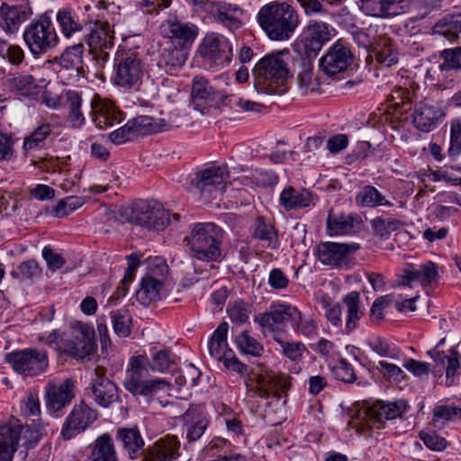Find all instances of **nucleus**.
I'll use <instances>...</instances> for the list:
<instances>
[{
	"mask_svg": "<svg viewBox=\"0 0 461 461\" xmlns=\"http://www.w3.org/2000/svg\"><path fill=\"white\" fill-rule=\"evenodd\" d=\"M292 312L291 321L295 332L304 337H312L317 334L318 325L312 317H303L302 312L294 306Z\"/></svg>",
	"mask_w": 461,
	"mask_h": 461,
	"instance_id": "46",
	"label": "nucleus"
},
{
	"mask_svg": "<svg viewBox=\"0 0 461 461\" xmlns=\"http://www.w3.org/2000/svg\"><path fill=\"white\" fill-rule=\"evenodd\" d=\"M356 203L365 207H377L381 205L392 206L393 203L388 201L384 195L381 194L373 185H365L356 194Z\"/></svg>",
	"mask_w": 461,
	"mask_h": 461,
	"instance_id": "42",
	"label": "nucleus"
},
{
	"mask_svg": "<svg viewBox=\"0 0 461 461\" xmlns=\"http://www.w3.org/2000/svg\"><path fill=\"white\" fill-rule=\"evenodd\" d=\"M162 282L152 276H145L140 283V288L136 293L137 300L144 305L158 301L160 298Z\"/></svg>",
	"mask_w": 461,
	"mask_h": 461,
	"instance_id": "40",
	"label": "nucleus"
},
{
	"mask_svg": "<svg viewBox=\"0 0 461 461\" xmlns=\"http://www.w3.org/2000/svg\"><path fill=\"white\" fill-rule=\"evenodd\" d=\"M258 22L272 41L289 40L299 25V15L295 9L285 2H273L261 7Z\"/></svg>",
	"mask_w": 461,
	"mask_h": 461,
	"instance_id": "2",
	"label": "nucleus"
},
{
	"mask_svg": "<svg viewBox=\"0 0 461 461\" xmlns=\"http://www.w3.org/2000/svg\"><path fill=\"white\" fill-rule=\"evenodd\" d=\"M407 408L403 400L397 402H376L368 408L359 410L350 420L352 428L358 433H365L374 426H380L388 420L400 417Z\"/></svg>",
	"mask_w": 461,
	"mask_h": 461,
	"instance_id": "5",
	"label": "nucleus"
},
{
	"mask_svg": "<svg viewBox=\"0 0 461 461\" xmlns=\"http://www.w3.org/2000/svg\"><path fill=\"white\" fill-rule=\"evenodd\" d=\"M461 418V408L453 405H438L433 410V425L441 429L447 421Z\"/></svg>",
	"mask_w": 461,
	"mask_h": 461,
	"instance_id": "49",
	"label": "nucleus"
},
{
	"mask_svg": "<svg viewBox=\"0 0 461 461\" xmlns=\"http://www.w3.org/2000/svg\"><path fill=\"white\" fill-rule=\"evenodd\" d=\"M128 221L149 230H162L169 223V212L159 203L149 201L134 203L125 209Z\"/></svg>",
	"mask_w": 461,
	"mask_h": 461,
	"instance_id": "6",
	"label": "nucleus"
},
{
	"mask_svg": "<svg viewBox=\"0 0 461 461\" xmlns=\"http://www.w3.org/2000/svg\"><path fill=\"white\" fill-rule=\"evenodd\" d=\"M440 0H414L411 6L412 19L420 20L439 7Z\"/></svg>",
	"mask_w": 461,
	"mask_h": 461,
	"instance_id": "61",
	"label": "nucleus"
},
{
	"mask_svg": "<svg viewBox=\"0 0 461 461\" xmlns=\"http://www.w3.org/2000/svg\"><path fill=\"white\" fill-rule=\"evenodd\" d=\"M64 353L74 358L84 359L93 354L96 348L95 331L88 325L75 324L66 336Z\"/></svg>",
	"mask_w": 461,
	"mask_h": 461,
	"instance_id": "14",
	"label": "nucleus"
},
{
	"mask_svg": "<svg viewBox=\"0 0 461 461\" xmlns=\"http://www.w3.org/2000/svg\"><path fill=\"white\" fill-rule=\"evenodd\" d=\"M343 303L347 306L346 331L351 332L357 327V322L363 315L360 310L359 293L353 291L343 298Z\"/></svg>",
	"mask_w": 461,
	"mask_h": 461,
	"instance_id": "41",
	"label": "nucleus"
},
{
	"mask_svg": "<svg viewBox=\"0 0 461 461\" xmlns=\"http://www.w3.org/2000/svg\"><path fill=\"white\" fill-rule=\"evenodd\" d=\"M75 382L65 379L62 382H50L46 387V407L50 412L62 411L75 397Z\"/></svg>",
	"mask_w": 461,
	"mask_h": 461,
	"instance_id": "22",
	"label": "nucleus"
},
{
	"mask_svg": "<svg viewBox=\"0 0 461 461\" xmlns=\"http://www.w3.org/2000/svg\"><path fill=\"white\" fill-rule=\"evenodd\" d=\"M84 204V199L79 196H68L52 207L51 214L55 217H65Z\"/></svg>",
	"mask_w": 461,
	"mask_h": 461,
	"instance_id": "56",
	"label": "nucleus"
},
{
	"mask_svg": "<svg viewBox=\"0 0 461 461\" xmlns=\"http://www.w3.org/2000/svg\"><path fill=\"white\" fill-rule=\"evenodd\" d=\"M227 312L232 322L242 324L249 320L251 313V306L243 301H238L229 304Z\"/></svg>",
	"mask_w": 461,
	"mask_h": 461,
	"instance_id": "59",
	"label": "nucleus"
},
{
	"mask_svg": "<svg viewBox=\"0 0 461 461\" xmlns=\"http://www.w3.org/2000/svg\"><path fill=\"white\" fill-rule=\"evenodd\" d=\"M222 230L212 222L203 223V258L217 261L221 257Z\"/></svg>",
	"mask_w": 461,
	"mask_h": 461,
	"instance_id": "29",
	"label": "nucleus"
},
{
	"mask_svg": "<svg viewBox=\"0 0 461 461\" xmlns=\"http://www.w3.org/2000/svg\"><path fill=\"white\" fill-rule=\"evenodd\" d=\"M147 73L146 57L139 47L116 52L113 82L117 86L139 90Z\"/></svg>",
	"mask_w": 461,
	"mask_h": 461,
	"instance_id": "3",
	"label": "nucleus"
},
{
	"mask_svg": "<svg viewBox=\"0 0 461 461\" xmlns=\"http://www.w3.org/2000/svg\"><path fill=\"white\" fill-rule=\"evenodd\" d=\"M257 385L248 389L249 396H258L267 399L272 395L279 397L278 389L285 390L287 388V381L285 376L277 375L272 372L257 376Z\"/></svg>",
	"mask_w": 461,
	"mask_h": 461,
	"instance_id": "26",
	"label": "nucleus"
},
{
	"mask_svg": "<svg viewBox=\"0 0 461 461\" xmlns=\"http://www.w3.org/2000/svg\"><path fill=\"white\" fill-rule=\"evenodd\" d=\"M354 227L350 215H337L330 212L327 219V229L330 235H343L350 232Z\"/></svg>",
	"mask_w": 461,
	"mask_h": 461,
	"instance_id": "45",
	"label": "nucleus"
},
{
	"mask_svg": "<svg viewBox=\"0 0 461 461\" xmlns=\"http://www.w3.org/2000/svg\"><path fill=\"white\" fill-rule=\"evenodd\" d=\"M252 237L264 242L268 249H276L279 246L278 234L275 226L264 216H258L254 221Z\"/></svg>",
	"mask_w": 461,
	"mask_h": 461,
	"instance_id": "35",
	"label": "nucleus"
},
{
	"mask_svg": "<svg viewBox=\"0 0 461 461\" xmlns=\"http://www.w3.org/2000/svg\"><path fill=\"white\" fill-rule=\"evenodd\" d=\"M160 32L164 38L169 39L172 46L184 50L193 43L199 28L178 20H167L161 24Z\"/></svg>",
	"mask_w": 461,
	"mask_h": 461,
	"instance_id": "21",
	"label": "nucleus"
},
{
	"mask_svg": "<svg viewBox=\"0 0 461 461\" xmlns=\"http://www.w3.org/2000/svg\"><path fill=\"white\" fill-rule=\"evenodd\" d=\"M360 9L370 16L389 17L384 0H360Z\"/></svg>",
	"mask_w": 461,
	"mask_h": 461,
	"instance_id": "63",
	"label": "nucleus"
},
{
	"mask_svg": "<svg viewBox=\"0 0 461 461\" xmlns=\"http://www.w3.org/2000/svg\"><path fill=\"white\" fill-rule=\"evenodd\" d=\"M360 249L357 243H337L325 241L316 247L318 259L326 266L336 268H348L352 261V254Z\"/></svg>",
	"mask_w": 461,
	"mask_h": 461,
	"instance_id": "15",
	"label": "nucleus"
},
{
	"mask_svg": "<svg viewBox=\"0 0 461 461\" xmlns=\"http://www.w3.org/2000/svg\"><path fill=\"white\" fill-rule=\"evenodd\" d=\"M438 266L428 261L416 267H411L403 270L401 285L411 286L412 283H419L423 287L437 282L438 278Z\"/></svg>",
	"mask_w": 461,
	"mask_h": 461,
	"instance_id": "27",
	"label": "nucleus"
},
{
	"mask_svg": "<svg viewBox=\"0 0 461 461\" xmlns=\"http://www.w3.org/2000/svg\"><path fill=\"white\" fill-rule=\"evenodd\" d=\"M321 305L325 310L326 319L335 327H341V307L339 303H333L328 296L321 299Z\"/></svg>",
	"mask_w": 461,
	"mask_h": 461,
	"instance_id": "60",
	"label": "nucleus"
},
{
	"mask_svg": "<svg viewBox=\"0 0 461 461\" xmlns=\"http://www.w3.org/2000/svg\"><path fill=\"white\" fill-rule=\"evenodd\" d=\"M116 438L122 443L131 459L136 458L141 451L144 441L136 428H121L117 430Z\"/></svg>",
	"mask_w": 461,
	"mask_h": 461,
	"instance_id": "39",
	"label": "nucleus"
},
{
	"mask_svg": "<svg viewBox=\"0 0 461 461\" xmlns=\"http://www.w3.org/2000/svg\"><path fill=\"white\" fill-rule=\"evenodd\" d=\"M280 204L285 211L299 210L314 204L313 195L308 190L286 186L280 194Z\"/></svg>",
	"mask_w": 461,
	"mask_h": 461,
	"instance_id": "30",
	"label": "nucleus"
},
{
	"mask_svg": "<svg viewBox=\"0 0 461 461\" xmlns=\"http://www.w3.org/2000/svg\"><path fill=\"white\" fill-rule=\"evenodd\" d=\"M185 251L193 258H202V224H194L190 233L183 240Z\"/></svg>",
	"mask_w": 461,
	"mask_h": 461,
	"instance_id": "44",
	"label": "nucleus"
},
{
	"mask_svg": "<svg viewBox=\"0 0 461 461\" xmlns=\"http://www.w3.org/2000/svg\"><path fill=\"white\" fill-rule=\"evenodd\" d=\"M186 55L183 50L174 46L163 49L158 59V66L166 73L172 74L183 67Z\"/></svg>",
	"mask_w": 461,
	"mask_h": 461,
	"instance_id": "37",
	"label": "nucleus"
},
{
	"mask_svg": "<svg viewBox=\"0 0 461 461\" xmlns=\"http://www.w3.org/2000/svg\"><path fill=\"white\" fill-rule=\"evenodd\" d=\"M97 417L96 410L87 405L85 401L75 404L63 423L62 438L66 440L73 438L91 426Z\"/></svg>",
	"mask_w": 461,
	"mask_h": 461,
	"instance_id": "16",
	"label": "nucleus"
},
{
	"mask_svg": "<svg viewBox=\"0 0 461 461\" xmlns=\"http://www.w3.org/2000/svg\"><path fill=\"white\" fill-rule=\"evenodd\" d=\"M400 224L399 220L393 218L376 217L371 221L374 234L383 240L388 239L391 233L399 228Z\"/></svg>",
	"mask_w": 461,
	"mask_h": 461,
	"instance_id": "52",
	"label": "nucleus"
},
{
	"mask_svg": "<svg viewBox=\"0 0 461 461\" xmlns=\"http://www.w3.org/2000/svg\"><path fill=\"white\" fill-rule=\"evenodd\" d=\"M32 431L27 426L21 424H1L0 425V461H12L14 454L18 448L21 439H23V445L26 447H32L38 442V437L35 440L30 439Z\"/></svg>",
	"mask_w": 461,
	"mask_h": 461,
	"instance_id": "12",
	"label": "nucleus"
},
{
	"mask_svg": "<svg viewBox=\"0 0 461 461\" xmlns=\"http://www.w3.org/2000/svg\"><path fill=\"white\" fill-rule=\"evenodd\" d=\"M129 122L135 137L167 131L177 127L172 122L147 115L137 116Z\"/></svg>",
	"mask_w": 461,
	"mask_h": 461,
	"instance_id": "28",
	"label": "nucleus"
},
{
	"mask_svg": "<svg viewBox=\"0 0 461 461\" xmlns=\"http://www.w3.org/2000/svg\"><path fill=\"white\" fill-rule=\"evenodd\" d=\"M174 360L170 356L168 350H160L152 356L151 360H149L148 366L151 370L156 372H164L171 367Z\"/></svg>",
	"mask_w": 461,
	"mask_h": 461,
	"instance_id": "64",
	"label": "nucleus"
},
{
	"mask_svg": "<svg viewBox=\"0 0 461 461\" xmlns=\"http://www.w3.org/2000/svg\"><path fill=\"white\" fill-rule=\"evenodd\" d=\"M42 268L35 259H28L22 262L12 276L21 282H33L41 276Z\"/></svg>",
	"mask_w": 461,
	"mask_h": 461,
	"instance_id": "47",
	"label": "nucleus"
},
{
	"mask_svg": "<svg viewBox=\"0 0 461 461\" xmlns=\"http://www.w3.org/2000/svg\"><path fill=\"white\" fill-rule=\"evenodd\" d=\"M11 87L20 95L34 97L39 94V86L30 75H19L10 80Z\"/></svg>",
	"mask_w": 461,
	"mask_h": 461,
	"instance_id": "48",
	"label": "nucleus"
},
{
	"mask_svg": "<svg viewBox=\"0 0 461 461\" xmlns=\"http://www.w3.org/2000/svg\"><path fill=\"white\" fill-rule=\"evenodd\" d=\"M24 41L31 52L39 56L54 48L58 43L55 28L48 18L30 23L23 32Z\"/></svg>",
	"mask_w": 461,
	"mask_h": 461,
	"instance_id": "9",
	"label": "nucleus"
},
{
	"mask_svg": "<svg viewBox=\"0 0 461 461\" xmlns=\"http://www.w3.org/2000/svg\"><path fill=\"white\" fill-rule=\"evenodd\" d=\"M331 39V31L329 24L311 21L305 27L303 33L294 42V50L300 56L306 59L317 57L325 43Z\"/></svg>",
	"mask_w": 461,
	"mask_h": 461,
	"instance_id": "8",
	"label": "nucleus"
},
{
	"mask_svg": "<svg viewBox=\"0 0 461 461\" xmlns=\"http://www.w3.org/2000/svg\"><path fill=\"white\" fill-rule=\"evenodd\" d=\"M84 45L82 43L75 44L67 48L60 59V64L63 68H78L82 64V56Z\"/></svg>",
	"mask_w": 461,
	"mask_h": 461,
	"instance_id": "57",
	"label": "nucleus"
},
{
	"mask_svg": "<svg viewBox=\"0 0 461 461\" xmlns=\"http://www.w3.org/2000/svg\"><path fill=\"white\" fill-rule=\"evenodd\" d=\"M290 51H273L260 59L252 69L254 87L258 93L282 95L287 92L292 78L289 69Z\"/></svg>",
	"mask_w": 461,
	"mask_h": 461,
	"instance_id": "1",
	"label": "nucleus"
},
{
	"mask_svg": "<svg viewBox=\"0 0 461 461\" xmlns=\"http://www.w3.org/2000/svg\"><path fill=\"white\" fill-rule=\"evenodd\" d=\"M149 359L146 356L130 358L126 370L123 386L134 396H141L150 400L159 392L169 388V383L162 378L149 379Z\"/></svg>",
	"mask_w": 461,
	"mask_h": 461,
	"instance_id": "4",
	"label": "nucleus"
},
{
	"mask_svg": "<svg viewBox=\"0 0 461 461\" xmlns=\"http://www.w3.org/2000/svg\"><path fill=\"white\" fill-rule=\"evenodd\" d=\"M32 431L27 426L21 424H1L0 425V461H12L14 454L18 448L21 439H23V445L26 447H32L38 442V437L35 440L30 439Z\"/></svg>",
	"mask_w": 461,
	"mask_h": 461,
	"instance_id": "11",
	"label": "nucleus"
},
{
	"mask_svg": "<svg viewBox=\"0 0 461 461\" xmlns=\"http://www.w3.org/2000/svg\"><path fill=\"white\" fill-rule=\"evenodd\" d=\"M5 359L15 372L27 376L38 375L49 366L47 352L37 348L14 350L8 353Z\"/></svg>",
	"mask_w": 461,
	"mask_h": 461,
	"instance_id": "10",
	"label": "nucleus"
},
{
	"mask_svg": "<svg viewBox=\"0 0 461 461\" xmlns=\"http://www.w3.org/2000/svg\"><path fill=\"white\" fill-rule=\"evenodd\" d=\"M235 342L242 353L258 357L263 352V346L255 338L251 337L247 330L239 334Z\"/></svg>",
	"mask_w": 461,
	"mask_h": 461,
	"instance_id": "54",
	"label": "nucleus"
},
{
	"mask_svg": "<svg viewBox=\"0 0 461 461\" xmlns=\"http://www.w3.org/2000/svg\"><path fill=\"white\" fill-rule=\"evenodd\" d=\"M233 48L224 36L216 33L203 38V71L216 73L232 61Z\"/></svg>",
	"mask_w": 461,
	"mask_h": 461,
	"instance_id": "7",
	"label": "nucleus"
},
{
	"mask_svg": "<svg viewBox=\"0 0 461 461\" xmlns=\"http://www.w3.org/2000/svg\"><path fill=\"white\" fill-rule=\"evenodd\" d=\"M367 344L381 357L397 359L400 356V350L393 344L381 337L369 339Z\"/></svg>",
	"mask_w": 461,
	"mask_h": 461,
	"instance_id": "55",
	"label": "nucleus"
},
{
	"mask_svg": "<svg viewBox=\"0 0 461 461\" xmlns=\"http://www.w3.org/2000/svg\"><path fill=\"white\" fill-rule=\"evenodd\" d=\"M89 461H117L113 440L108 433H104L91 445Z\"/></svg>",
	"mask_w": 461,
	"mask_h": 461,
	"instance_id": "34",
	"label": "nucleus"
},
{
	"mask_svg": "<svg viewBox=\"0 0 461 461\" xmlns=\"http://www.w3.org/2000/svg\"><path fill=\"white\" fill-rule=\"evenodd\" d=\"M228 178L229 171L225 165L203 168V197L207 195L209 202L221 197L227 187Z\"/></svg>",
	"mask_w": 461,
	"mask_h": 461,
	"instance_id": "25",
	"label": "nucleus"
},
{
	"mask_svg": "<svg viewBox=\"0 0 461 461\" xmlns=\"http://www.w3.org/2000/svg\"><path fill=\"white\" fill-rule=\"evenodd\" d=\"M52 126L50 123H42L32 134L25 138L23 148L26 151L43 146L45 140L50 135Z\"/></svg>",
	"mask_w": 461,
	"mask_h": 461,
	"instance_id": "53",
	"label": "nucleus"
},
{
	"mask_svg": "<svg viewBox=\"0 0 461 461\" xmlns=\"http://www.w3.org/2000/svg\"><path fill=\"white\" fill-rule=\"evenodd\" d=\"M95 376L91 382V393L94 402L103 407L108 408L120 400L118 387L106 376V368L97 366L95 368Z\"/></svg>",
	"mask_w": 461,
	"mask_h": 461,
	"instance_id": "17",
	"label": "nucleus"
},
{
	"mask_svg": "<svg viewBox=\"0 0 461 461\" xmlns=\"http://www.w3.org/2000/svg\"><path fill=\"white\" fill-rule=\"evenodd\" d=\"M330 371L335 379L347 384H353L357 379L352 365L344 358H341L337 365L331 366Z\"/></svg>",
	"mask_w": 461,
	"mask_h": 461,
	"instance_id": "58",
	"label": "nucleus"
},
{
	"mask_svg": "<svg viewBox=\"0 0 461 461\" xmlns=\"http://www.w3.org/2000/svg\"><path fill=\"white\" fill-rule=\"evenodd\" d=\"M273 339L279 345L281 353L292 361L300 360L306 350L305 345L301 341L285 340L280 335H274Z\"/></svg>",
	"mask_w": 461,
	"mask_h": 461,
	"instance_id": "50",
	"label": "nucleus"
},
{
	"mask_svg": "<svg viewBox=\"0 0 461 461\" xmlns=\"http://www.w3.org/2000/svg\"><path fill=\"white\" fill-rule=\"evenodd\" d=\"M370 58L385 67H391L398 62V53L392 47L391 40L385 36H380L371 49Z\"/></svg>",
	"mask_w": 461,
	"mask_h": 461,
	"instance_id": "36",
	"label": "nucleus"
},
{
	"mask_svg": "<svg viewBox=\"0 0 461 461\" xmlns=\"http://www.w3.org/2000/svg\"><path fill=\"white\" fill-rule=\"evenodd\" d=\"M433 32L444 36L450 41H455L461 33V14L440 19L433 26Z\"/></svg>",
	"mask_w": 461,
	"mask_h": 461,
	"instance_id": "43",
	"label": "nucleus"
},
{
	"mask_svg": "<svg viewBox=\"0 0 461 461\" xmlns=\"http://www.w3.org/2000/svg\"><path fill=\"white\" fill-rule=\"evenodd\" d=\"M444 115L441 110L427 103H420L413 113V123L421 131L433 130L439 118Z\"/></svg>",
	"mask_w": 461,
	"mask_h": 461,
	"instance_id": "32",
	"label": "nucleus"
},
{
	"mask_svg": "<svg viewBox=\"0 0 461 461\" xmlns=\"http://www.w3.org/2000/svg\"><path fill=\"white\" fill-rule=\"evenodd\" d=\"M203 12L206 13L207 17L222 23L230 30L238 29L241 25L236 16L238 13H241V9L237 5L222 1H203Z\"/></svg>",
	"mask_w": 461,
	"mask_h": 461,
	"instance_id": "24",
	"label": "nucleus"
},
{
	"mask_svg": "<svg viewBox=\"0 0 461 461\" xmlns=\"http://www.w3.org/2000/svg\"><path fill=\"white\" fill-rule=\"evenodd\" d=\"M353 61L349 49L339 41L329 48L320 59V68L329 77L345 71Z\"/></svg>",
	"mask_w": 461,
	"mask_h": 461,
	"instance_id": "20",
	"label": "nucleus"
},
{
	"mask_svg": "<svg viewBox=\"0 0 461 461\" xmlns=\"http://www.w3.org/2000/svg\"><path fill=\"white\" fill-rule=\"evenodd\" d=\"M32 9L27 0H11L0 5V26L7 32H14L29 19Z\"/></svg>",
	"mask_w": 461,
	"mask_h": 461,
	"instance_id": "19",
	"label": "nucleus"
},
{
	"mask_svg": "<svg viewBox=\"0 0 461 461\" xmlns=\"http://www.w3.org/2000/svg\"><path fill=\"white\" fill-rule=\"evenodd\" d=\"M62 100L68 109V122L73 128H81L86 123V118L81 110L83 103L81 95L75 90H68L63 93Z\"/></svg>",
	"mask_w": 461,
	"mask_h": 461,
	"instance_id": "33",
	"label": "nucleus"
},
{
	"mask_svg": "<svg viewBox=\"0 0 461 461\" xmlns=\"http://www.w3.org/2000/svg\"><path fill=\"white\" fill-rule=\"evenodd\" d=\"M179 441L167 436L157 441L145 456L146 461H173L178 456Z\"/></svg>",
	"mask_w": 461,
	"mask_h": 461,
	"instance_id": "31",
	"label": "nucleus"
},
{
	"mask_svg": "<svg viewBox=\"0 0 461 461\" xmlns=\"http://www.w3.org/2000/svg\"><path fill=\"white\" fill-rule=\"evenodd\" d=\"M90 51L100 67L110 59L109 50L114 46V32L109 22L96 21L87 35Z\"/></svg>",
	"mask_w": 461,
	"mask_h": 461,
	"instance_id": "13",
	"label": "nucleus"
},
{
	"mask_svg": "<svg viewBox=\"0 0 461 461\" xmlns=\"http://www.w3.org/2000/svg\"><path fill=\"white\" fill-rule=\"evenodd\" d=\"M228 330V323L226 321L221 322L212 333L208 343L210 355L218 361H221V359L227 355V351H231L230 348H228L226 341Z\"/></svg>",
	"mask_w": 461,
	"mask_h": 461,
	"instance_id": "38",
	"label": "nucleus"
},
{
	"mask_svg": "<svg viewBox=\"0 0 461 461\" xmlns=\"http://www.w3.org/2000/svg\"><path fill=\"white\" fill-rule=\"evenodd\" d=\"M90 107L92 122L100 130H107L124 119L123 113L112 101L99 95L92 97Z\"/></svg>",
	"mask_w": 461,
	"mask_h": 461,
	"instance_id": "18",
	"label": "nucleus"
},
{
	"mask_svg": "<svg viewBox=\"0 0 461 461\" xmlns=\"http://www.w3.org/2000/svg\"><path fill=\"white\" fill-rule=\"evenodd\" d=\"M57 21L59 24L62 33L66 37H70L74 32L81 31L82 27L79 23L74 20L70 12L62 10L57 14Z\"/></svg>",
	"mask_w": 461,
	"mask_h": 461,
	"instance_id": "62",
	"label": "nucleus"
},
{
	"mask_svg": "<svg viewBox=\"0 0 461 461\" xmlns=\"http://www.w3.org/2000/svg\"><path fill=\"white\" fill-rule=\"evenodd\" d=\"M112 324L114 332L120 337H127L131 333V316L125 309L111 312Z\"/></svg>",
	"mask_w": 461,
	"mask_h": 461,
	"instance_id": "51",
	"label": "nucleus"
},
{
	"mask_svg": "<svg viewBox=\"0 0 461 461\" xmlns=\"http://www.w3.org/2000/svg\"><path fill=\"white\" fill-rule=\"evenodd\" d=\"M294 306L279 305L267 312L258 313L254 316V321L259 325L263 333L271 332L280 335L289 321H292Z\"/></svg>",
	"mask_w": 461,
	"mask_h": 461,
	"instance_id": "23",
	"label": "nucleus"
}]
</instances>
